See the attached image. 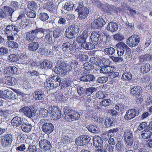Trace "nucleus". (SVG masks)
Here are the masks:
<instances>
[{
	"label": "nucleus",
	"instance_id": "nucleus-1",
	"mask_svg": "<svg viewBox=\"0 0 152 152\" xmlns=\"http://www.w3.org/2000/svg\"><path fill=\"white\" fill-rule=\"evenodd\" d=\"M64 112L65 117H67L68 121H69L78 119L80 116L83 114V112L80 111L78 113L69 106L64 107Z\"/></svg>",
	"mask_w": 152,
	"mask_h": 152
},
{
	"label": "nucleus",
	"instance_id": "nucleus-2",
	"mask_svg": "<svg viewBox=\"0 0 152 152\" xmlns=\"http://www.w3.org/2000/svg\"><path fill=\"white\" fill-rule=\"evenodd\" d=\"M39 124L42 126L41 129L42 132L48 135L52 133L54 130V127L53 124L50 123L47 119H41L39 122Z\"/></svg>",
	"mask_w": 152,
	"mask_h": 152
},
{
	"label": "nucleus",
	"instance_id": "nucleus-3",
	"mask_svg": "<svg viewBox=\"0 0 152 152\" xmlns=\"http://www.w3.org/2000/svg\"><path fill=\"white\" fill-rule=\"evenodd\" d=\"M45 30V29L42 28H37L36 29L28 32L26 33V39L29 42H33L35 38L38 37L37 35L39 33L44 34Z\"/></svg>",
	"mask_w": 152,
	"mask_h": 152
},
{
	"label": "nucleus",
	"instance_id": "nucleus-4",
	"mask_svg": "<svg viewBox=\"0 0 152 152\" xmlns=\"http://www.w3.org/2000/svg\"><path fill=\"white\" fill-rule=\"evenodd\" d=\"M37 111L35 106H31L28 107L24 106L21 107L19 112L23 113L28 118H32L35 115Z\"/></svg>",
	"mask_w": 152,
	"mask_h": 152
},
{
	"label": "nucleus",
	"instance_id": "nucleus-5",
	"mask_svg": "<svg viewBox=\"0 0 152 152\" xmlns=\"http://www.w3.org/2000/svg\"><path fill=\"white\" fill-rule=\"evenodd\" d=\"M75 11L78 12L79 18L81 19H85L88 16L89 13V9L84 7L82 3L78 4V6Z\"/></svg>",
	"mask_w": 152,
	"mask_h": 152
},
{
	"label": "nucleus",
	"instance_id": "nucleus-6",
	"mask_svg": "<svg viewBox=\"0 0 152 152\" xmlns=\"http://www.w3.org/2000/svg\"><path fill=\"white\" fill-rule=\"evenodd\" d=\"M47 82L49 84L50 89H53L59 86L61 83V78L58 75H54L47 80Z\"/></svg>",
	"mask_w": 152,
	"mask_h": 152
},
{
	"label": "nucleus",
	"instance_id": "nucleus-7",
	"mask_svg": "<svg viewBox=\"0 0 152 152\" xmlns=\"http://www.w3.org/2000/svg\"><path fill=\"white\" fill-rule=\"evenodd\" d=\"M102 34L98 31L93 32L91 36V39L95 42L94 44L102 45L103 42Z\"/></svg>",
	"mask_w": 152,
	"mask_h": 152
},
{
	"label": "nucleus",
	"instance_id": "nucleus-8",
	"mask_svg": "<svg viewBox=\"0 0 152 152\" xmlns=\"http://www.w3.org/2000/svg\"><path fill=\"white\" fill-rule=\"evenodd\" d=\"M12 139V135L10 134H7L1 136L0 142L2 146L5 147L10 145Z\"/></svg>",
	"mask_w": 152,
	"mask_h": 152
},
{
	"label": "nucleus",
	"instance_id": "nucleus-9",
	"mask_svg": "<svg viewBox=\"0 0 152 152\" xmlns=\"http://www.w3.org/2000/svg\"><path fill=\"white\" fill-rule=\"evenodd\" d=\"M140 41L139 37L137 34H134L129 37L126 40L127 44L130 47L137 46Z\"/></svg>",
	"mask_w": 152,
	"mask_h": 152
},
{
	"label": "nucleus",
	"instance_id": "nucleus-10",
	"mask_svg": "<svg viewBox=\"0 0 152 152\" xmlns=\"http://www.w3.org/2000/svg\"><path fill=\"white\" fill-rule=\"evenodd\" d=\"M124 137L127 145L131 146L134 141L133 136L131 131L129 130H126L124 134Z\"/></svg>",
	"mask_w": 152,
	"mask_h": 152
},
{
	"label": "nucleus",
	"instance_id": "nucleus-11",
	"mask_svg": "<svg viewBox=\"0 0 152 152\" xmlns=\"http://www.w3.org/2000/svg\"><path fill=\"white\" fill-rule=\"evenodd\" d=\"M106 23L105 22L102 18H99L94 20L91 23V28L93 29H99L102 27Z\"/></svg>",
	"mask_w": 152,
	"mask_h": 152
},
{
	"label": "nucleus",
	"instance_id": "nucleus-12",
	"mask_svg": "<svg viewBox=\"0 0 152 152\" xmlns=\"http://www.w3.org/2000/svg\"><path fill=\"white\" fill-rule=\"evenodd\" d=\"M88 31L85 30L82 34L78 36L76 38V41L79 44H81V47L84 46L86 41V39L88 37Z\"/></svg>",
	"mask_w": 152,
	"mask_h": 152
},
{
	"label": "nucleus",
	"instance_id": "nucleus-13",
	"mask_svg": "<svg viewBox=\"0 0 152 152\" xmlns=\"http://www.w3.org/2000/svg\"><path fill=\"white\" fill-rule=\"evenodd\" d=\"M30 75V78L34 84H37L39 81L40 78L39 77V72L35 70H33L29 72Z\"/></svg>",
	"mask_w": 152,
	"mask_h": 152
},
{
	"label": "nucleus",
	"instance_id": "nucleus-14",
	"mask_svg": "<svg viewBox=\"0 0 152 152\" xmlns=\"http://www.w3.org/2000/svg\"><path fill=\"white\" fill-rule=\"evenodd\" d=\"M40 148L44 150L48 151L52 148V145L50 142L47 140H42L39 142Z\"/></svg>",
	"mask_w": 152,
	"mask_h": 152
},
{
	"label": "nucleus",
	"instance_id": "nucleus-15",
	"mask_svg": "<svg viewBox=\"0 0 152 152\" xmlns=\"http://www.w3.org/2000/svg\"><path fill=\"white\" fill-rule=\"evenodd\" d=\"M136 115H138V114L136 112L135 109L129 110L126 112L124 118L126 120H129L134 118Z\"/></svg>",
	"mask_w": 152,
	"mask_h": 152
},
{
	"label": "nucleus",
	"instance_id": "nucleus-16",
	"mask_svg": "<svg viewBox=\"0 0 152 152\" xmlns=\"http://www.w3.org/2000/svg\"><path fill=\"white\" fill-rule=\"evenodd\" d=\"M125 44L122 42H119L116 45V51L119 56H121L124 54L125 50Z\"/></svg>",
	"mask_w": 152,
	"mask_h": 152
},
{
	"label": "nucleus",
	"instance_id": "nucleus-17",
	"mask_svg": "<svg viewBox=\"0 0 152 152\" xmlns=\"http://www.w3.org/2000/svg\"><path fill=\"white\" fill-rule=\"evenodd\" d=\"M43 7L51 13H53L56 11L55 6L52 1L47 2L44 4Z\"/></svg>",
	"mask_w": 152,
	"mask_h": 152
},
{
	"label": "nucleus",
	"instance_id": "nucleus-18",
	"mask_svg": "<svg viewBox=\"0 0 152 152\" xmlns=\"http://www.w3.org/2000/svg\"><path fill=\"white\" fill-rule=\"evenodd\" d=\"M20 127L22 130L26 133H29L34 128L31 124L28 122L23 123Z\"/></svg>",
	"mask_w": 152,
	"mask_h": 152
},
{
	"label": "nucleus",
	"instance_id": "nucleus-19",
	"mask_svg": "<svg viewBox=\"0 0 152 152\" xmlns=\"http://www.w3.org/2000/svg\"><path fill=\"white\" fill-rule=\"evenodd\" d=\"M61 47L63 50L64 52H68L71 51L73 53H74L76 50V49L72 47L69 42L64 43Z\"/></svg>",
	"mask_w": 152,
	"mask_h": 152
},
{
	"label": "nucleus",
	"instance_id": "nucleus-20",
	"mask_svg": "<svg viewBox=\"0 0 152 152\" xmlns=\"http://www.w3.org/2000/svg\"><path fill=\"white\" fill-rule=\"evenodd\" d=\"M57 64L58 67L65 68L68 71L72 69L71 66L64 61L62 59H60L58 60Z\"/></svg>",
	"mask_w": 152,
	"mask_h": 152
},
{
	"label": "nucleus",
	"instance_id": "nucleus-21",
	"mask_svg": "<svg viewBox=\"0 0 152 152\" xmlns=\"http://www.w3.org/2000/svg\"><path fill=\"white\" fill-rule=\"evenodd\" d=\"M142 89L140 86H134L131 90V93L134 96L138 97L142 94Z\"/></svg>",
	"mask_w": 152,
	"mask_h": 152
},
{
	"label": "nucleus",
	"instance_id": "nucleus-22",
	"mask_svg": "<svg viewBox=\"0 0 152 152\" xmlns=\"http://www.w3.org/2000/svg\"><path fill=\"white\" fill-rule=\"evenodd\" d=\"M96 89V88L93 87H90L86 89L85 94L87 95V101L88 102H90L91 101V95L94 94V93L97 90Z\"/></svg>",
	"mask_w": 152,
	"mask_h": 152
},
{
	"label": "nucleus",
	"instance_id": "nucleus-23",
	"mask_svg": "<svg viewBox=\"0 0 152 152\" xmlns=\"http://www.w3.org/2000/svg\"><path fill=\"white\" fill-rule=\"evenodd\" d=\"M22 121L20 117L15 116L11 120V122L12 125L15 127L19 126L22 124Z\"/></svg>",
	"mask_w": 152,
	"mask_h": 152
},
{
	"label": "nucleus",
	"instance_id": "nucleus-24",
	"mask_svg": "<svg viewBox=\"0 0 152 152\" xmlns=\"http://www.w3.org/2000/svg\"><path fill=\"white\" fill-rule=\"evenodd\" d=\"M94 145L95 147H100L101 148L103 144V140L102 138L99 136H94L93 139Z\"/></svg>",
	"mask_w": 152,
	"mask_h": 152
},
{
	"label": "nucleus",
	"instance_id": "nucleus-25",
	"mask_svg": "<svg viewBox=\"0 0 152 152\" xmlns=\"http://www.w3.org/2000/svg\"><path fill=\"white\" fill-rule=\"evenodd\" d=\"M4 83L9 86H13L16 83V79L13 77L6 76L4 78Z\"/></svg>",
	"mask_w": 152,
	"mask_h": 152
},
{
	"label": "nucleus",
	"instance_id": "nucleus-26",
	"mask_svg": "<svg viewBox=\"0 0 152 152\" xmlns=\"http://www.w3.org/2000/svg\"><path fill=\"white\" fill-rule=\"evenodd\" d=\"M18 69L15 66H9L5 68L4 72L5 73L10 75L15 74L17 72Z\"/></svg>",
	"mask_w": 152,
	"mask_h": 152
},
{
	"label": "nucleus",
	"instance_id": "nucleus-27",
	"mask_svg": "<svg viewBox=\"0 0 152 152\" xmlns=\"http://www.w3.org/2000/svg\"><path fill=\"white\" fill-rule=\"evenodd\" d=\"M118 28V25L115 22H111L108 23L107 27V29L112 32L116 31Z\"/></svg>",
	"mask_w": 152,
	"mask_h": 152
},
{
	"label": "nucleus",
	"instance_id": "nucleus-28",
	"mask_svg": "<svg viewBox=\"0 0 152 152\" xmlns=\"http://www.w3.org/2000/svg\"><path fill=\"white\" fill-rule=\"evenodd\" d=\"M33 96L36 100H40L44 96V94L41 90H37L34 91Z\"/></svg>",
	"mask_w": 152,
	"mask_h": 152
},
{
	"label": "nucleus",
	"instance_id": "nucleus-29",
	"mask_svg": "<svg viewBox=\"0 0 152 152\" xmlns=\"http://www.w3.org/2000/svg\"><path fill=\"white\" fill-rule=\"evenodd\" d=\"M63 34L62 29L59 27L55 28L53 31V36L55 39L60 37Z\"/></svg>",
	"mask_w": 152,
	"mask_h": 152
},
{
	"label": "nucleus",
	"instance_id": "nucleus-30",
	"mask_svg": "<svg viewBox=\"0 0 152 152\" xmlns=\"http://www.w3.org/2000/svg\"><path fill=\"white\" fill-rule=\"evenodd\" d=\"M3 10L6 13L7 18H12V15L14 12L13 9L11 7L8 6H5L3 7Z\"/></svg>",
	"mask_w": 152,
	"mask_h": 152
},
{
	"label": "nucleus",
	"instance_id": "nucleus-31",
	"mask_svg": "<svg viewBox=\"0 0 152 152\" xmlns=\"http://www.w3.org/2000/svg\"><path fill=\"white\" fill-rule=\"evenodd\" d=\"M39 44L37 42H33L28 45V49L31 51H35L39 48Z\"/></svg>",
	"mask_w": 152,
	"mask_h": 152
},
{
	"label": "nucleus",
	"instance_id": "nucleus-32",
	"mask_svg": "<svg viewBox=\"0 0 152 152\" xmlns=\"http://www.w3.org/2000/svg\"><path fill=\"white\" fill-rule=\"evenodd\" d=\"M64 68L56 66L54 69V72L57 74L63 76L65 75L67 73L66 70Z\"/></svg>",
	"mask_w": 152,
	"mask_h": 152
},
{
	"label": "nucleus",
	"instance_id": "nucleus-33",
	"mask_svg": "<svg viewBox=\"0 0 152 152\" xmlns=\"http://www.w3.org/2000/svg\"><path fill=\"white\" fill-rule=\"evenodd\" d=\"M37 3H36L34 1H29L28 2L27 5L28 8L31 10H35L38 8V5Z\"/></svg>",
	"mask_w": 152,
	"mask_h": 152
},
{
	"label": "nucleus",
	"instance_id": "nucleus-34",
	"mask_svg": "<svg viewBox=\"0 0 152 152\" xmlns=\"http://www.w3.org/2000/svg\"><path fill=\"white\" fill-rule=\"evenodd\" d=\"M64 35L66 37L69 39L73 38L76 37L69 27L66 28Z\"/></svg>",
	"mask_w": 152,
	"mask_h": 152
},
{
	"label": "nucleus",
	"instance_id": "nucleus-35",
	"mask_svg": "<svg viewBox=\"0 0 152 152\" xmlns=\"http://www.w3.org/2000/svg\"><path fill=\"white\" fill-rule=\"evenodd\" d=\"M69 27L76 36L77 35L80 31L79 27L78 26L73 24Z\"/></svg>",
	"mask_w": 152,
	"mask_h": 152
},
{
	"label": "nucleus",
	"instance_id": "nucleus-36",
	"mask_svg": "<svg viewBox=\"0 0 152 152\" xmlns=\"http://www.w3.org/2000/svg\"><path fill=\"white\" fill-rule=\"evenodd\" d=\"M95 44H94L93 41L86 42L85 45H84V46L83 48L87 50H91L95 48Z\"/></svg>",
	"mask_w": 152,
	"mask_h": 152
},
{
	"label": "nucleus",
	"instance_id": "nucleus-37",
	"mask_svg": "<svg viewBox=\"0 0 152 152\" xmlns=\"http://www.w3.org/2000/svg\"><path fill=\"white\" fill-rule=\"evenodd\" d=\"M74 7L73 3L72 1H68L64 6V9L67 11H70L73 9Z\"/></svg>",
	"mask_w": 152,
	"mask_h": 152
},
{
	"label": "nucleus",
	"instance_id": "nucleus-38",
	"mask_svg": "<svg viewBox=\"0 0 152 152\" xmlns=\"http://www.w3.org/2000/svg\"><path fill=\"white\" fill-rule=\"evenodd\" d=\"M150 66L148 64H143L140 70L142 73H146L150 70Z\"/></svg>",
	"mask_w": 152,
	"mask_h": 152
},
{
	"label": "nucleus",
	"instance_id": "nucleus-39",
	"mask_svg": "<svg viewBox=\"0 0 152 152\" xmlns=\"http://www.w3.org/2000/svg\"><path fill=\"white\" fill-rule=\"evenodd\" d=\"M152 132L149 130H145L142 131V137L144 139H148L151 136Z\"/></svg>",
	"mask_w": 152,
	"mask_h": 152
},
{
	"label": "nucleus",
	"instance_id": "nucleus-40",
	"mask_svg": "<svg viewBox=\"0 0 152 152\" xmlns=\"http://www.w3.org/2000/svg\"><path fill=\"white\" fill-rule=\"evenodd\" d=\"M114 123H115V122L113 118H107L105 120L104 125L106 127H109L113 126Z\"/></svg>",
	"mask_w": 152,
	"mask_h": 152
},
{
	"label": "nucleus",
	"instance_id": "nucleus-41",
	"mask_svg": "<svg viewBox=\"0 0 152 152\" xmlns=\"http://www.w3.org/2000/svg\"><path fill=\"white\" fill-rule=\"evenodd\" d=\"M20 58L19 56L16 54H12L9 56L7 59L12 61H17L19 60Z\"/></svg>",
	"mask_w": 152,
	"mask_h": 152
},
{
	"label": "nucleus",
	"instance_id": "nucleus-42",
	"mask_svg": "<svg viewBox=\"0 0 152 152\" xmlns=\"http://www.w3.org/2000/svg\"><path fill=\"white\" fill-rule=\"evenodd\" d=\"M38 18L40 20L42 21H45L48 20L49 18L48 14L45 12H41L38 15Z\"/></svg>",
	"mask_w": 152,
	"mask_h": 152
},
{
	"label": "nucleus",
	"instance_id": "nucleus-43",
	"mask_svg": "<svg viewBox=\"0 0 152 152\" xmlns=\"http://www.w3.org/2000/svg\"><path fill=\"white\" fill-rule=\"evenodd\" d=\"M87 128L89 131L92 133H96L98 132V128L95 126L90 125L88 126Z\"/></svg>",
	"mask_w": 152,
	"mask_h": 152
},
{
	"label": "nucleus",
	"instance_id": "nucleus-44",
	"mask_svg": "<svg viewBox=\"0 0 152 152\" xmlns=\"http://www.w3.org/2000/svg\"><path fill=\"white\" fill-rule=\"evenodd\" d=\"M104 52L109 55H114L116 52V49L112 47L107 48L104 49Z\"/></svg>",
	"mask_w": 152,
	"mask_h": 152
},
{
	"label": "nucleus",
	"instance_id": "nucleus-45",
	"mask_svg": "<svg viewBox=\"0 0 152 152\" xmlns=\"http://www.w3.org/2000/svg\"><path fill=\"white\" fill-rule=\"evenodd\" d=\"M82 139V141L84 145H86V144H88L89 142L91 139L90 137L86 135H81Z\"/></svg>",
	"mask_w": 152,
	"mask_h": 152
},
{
	"label": "nucleus",
	"instance_id": "nucleus-46",
	"mask_svg": "<svg viewBox=\"0 0 152 152\" xmlns=\"http://www.w3.org/2000/svg\"><path fill=\"white\" fill-rule=\"evenodd\" d=\"M49 113H51V115H56V112L59 111L60 109L56 106H53L49 107Z\"/></svg>",
	"mask_w": 152,
	"mask_h": 152
},
{
	"label": "nucleus",
	"instance_id": "nucleus-47",
	"mask_svg": "<svg viewBox=\"0 0 152 152\" xmlns=\"http://www.w3.org/2000/svg\"><path fill=\"white\" fill-rule=\"evenodd\" d=\"M52 31H50L45 36V41L46 42L51 43L52 42V36L51 33Z\"/></svg>",
	"mask_w": 152,
	"mask_h": 152
},
{
	"label": "nucleus",
	"instance_id": "nucleus-48",
	"mask_svg": "<svg viewBox=\"0 0 152 152\" xmlns=\"http://www.w3.org/2000/svg\"><path fill=\"white\" fill-rule=\"evenodd\" d=\"M49 113V111L44 108H42L40 109L39 110V115H41L42 117H47L48 114Z\"/></svg>",
	"mask_w": 152,
	"mask_h": 152
},
{
	"label": "nucleus",
	"instance_id": "nucleus-49",
	"mask_svg": "<svg viewBox=\"0 0 152 152\" xmlns=\"http://www.w3.org/2000/svg\"><path fill=\"white\" fill-rule=\"evenodd\" d=\"M9 52L8 49L7 48L0 47V55L1 56H7Z\"/></svg>",
	"mask_w": 152,
	"mask_h": 152
},
{
	"label": "nucleus",
	"instance_id": "nucleus-50",
	"mask_svg": "<svg viewBox=\"0 0 152 152\" xmlns=\"http://www.w3.org/2000/svg\"><path fill=\"white\" fill-rule=\"evenodd\" d=\"M84 68L87 71H90L94 69V66L89 62H86L83 64Z\"/></svg>",
	"mask_w": 152,
	"mask_h": 152
},
{
	"label": "nucleus",
	"instance_id": "nucleus-51",
	"mask_svg": "<svg viewBox=\"0 0 152 152\" xmlns=\"http://www.w3.org/2000/svg\"><path fill=\"white\" fill-rule=\"evenodd\" d=\"M105 36L106 37V39L105 41L102 42V45L103 46H105L110 44L111 43V36L108 34H106Z\"/></svg>",
	"mask_w": 152,
	"mask_h": 152
},
{
	"label": "nucleus",
	"instance_id": "nucleus-52",
	"mask_svg": "<svg viewBox=\"0 0 152 152\" xmlns=\"http://www.w3.org/2000/svg\"><path fill=\"white\" fill-rule=\"evenodd\" d=\"M132 78V75L130 72L125 73L123 74L122 78L125 80H130Z\"/></svg>",
	"mask_w": 152,
	"mask_h": 152
},
{
	"label": "nucleus",
	"instance_id": "nucleus-53",
	"mask_svg": "<svg viewBox=\"0 0 152 152\" xmlns=\"http://www.w3.org/2000/svg\"><path fill=\"white\" fill-rule=\"evenodd\" d=\"M36 12L35 10H31L27 12L26 14V15L28 17L33 18H35L36 15Z\"/></svg>",
	"mask_w": 152,
	"mask_h": 152
},
{
	"label": "nucleus",
	"instance_id": "nucleus-54",
	"mask_svg": "<svg viewBox=\"0 0 152 152\" xmlns=\"http://www.w3.org/2000/svg\"><path fill=\"white\" fill-rule=\"evenodd\" d=\"M7 95L8 96L9 99H16L17 98V95L15 93L12 91H8L6 93Z\"/></svg>",
	"mask_w": 152,
	"mask_h": 152
},
{
	"label": "nucleus",
	"instance_id": "nucleus-55",
	"mask_svg": "<svg viewBox=\"0 0 152 152\" xmlns=\"http://www.w3.org/2000/svg\"><path fill=\"white\" fill-rule=\"evenodd\" d=\"M13 25H8L5 28V34H10L13 30Z\"/></svg>",
	"mask_w": 152,
	"mask_h": 152
},
{
	"label": "nucleus",
	"instance_id": "nucleus-56",
	"mask_svg": "<svg viewBox=\"0 0 152 152\" xmlns=\"http://www.w3.org/2000/svg\"><path fill=\"white\" fill-rule=\"evenodd\" d=\"M108 80V78L106 77H101L96 79V83H106Z\"/></svg>",
	"mask_w": 152,
	"mask_h": 152
},
{
	"label": "nucleus",
	"instance_id": "nucleus-57",
	"mask_svg": "<svg viewBox=\"0 0 152 152\" xmlns=\"http://www.w3.org/2000/svg\"><path fill=\"white\" fill-rule=\"evenodd\" d=\"M113 38L116 40L120 41L124 39V37L122 34L117 33L114 35Z\"/></svg>",
	"mask_w": 152,
	"mask_h": 152
},
{
	"label": "nucleus",
	"instance_id": "nucleus-58",
	"mask_svg": "<svg viewBox=\"0 0 152 152\" xmlns=\"http://www.w3.org/2000/svg\"><path fill=\"white\" fill-rule=\"evenodd\" d=\"M40 49L41 50L42 54L44 55L47 56L51 54L52 52L51 51L48 49L45 48H40Z\"/></svg>",
	"mask_w": 152,
	"mask_h": 152
},
{
	"label": "nucleus",
	"instance_id": "nucleus-59",
	"mask_svg": "<svg viewBox=\"0 0 152 152\" xmlns=\"http://www.w3.org/2000/svg\"><path fill=\"white\" fill-rule=\"evenodd\" d=\"M11 6L12 9L14 10V12L18 9L20 7L19 3L16 1H12L11 3Z\"/></svg>",
	"mask_w": 152,
	"mask_h": 152
},
{
	"label": "nucleus",
	"instance_id": "nucleus-60",
	"mask_svg": "<svg viewBox=\"0 0 152 152\" xmlns=\"http://www.w3.org/2000/svg\"><path fill=\"white\" fill-rule=\"evenodd\" d=\"M82 141L81 136L80 135L75 140V143L78 146H83L84 145Z\"/></svg>",
	"mask_w": 152,
	"mask_h": 152
},
{
	"label": "nucleus",
	"instance_id": "nucleus-61",
	"mask_svg": "<svg viewBox=\"0 0 152 152\" xmlns=\"http://www.w3.org/2000/svg\"><path fill=\"white\" fill-rule=\"evenodd\" d=\"M110 103V100L109 99H104L100 102V105L102 106L106 107L109 106Z\"/></svg>",
	"mask_w": 152,
	"mask_h": 152
},
{
	"label": "nucleus",
	"instance_id": "nucleus-62",
	"mask_svg": "<svg viewBox=\"0 0 152 152\" xmlns=\"http://www.w3.org/2000/svg\"><path fill=\"white\" fill-rule=\"evenodd\" d=\"M148 54L142 55L139 57V61L140 62H143L145 61H148Z\"/></svg>",
	"mask_w": 152,
	"mask_h": 152
},
{
	"label": "nucleus",
	"instance_id": "nucleus-63",
	"mask_svg": "<svg viewBox=\"0 0 152 152\" xmlns=\"http://www.w3.org/2000/svg\"><path fill=\"white\" fill-rule=\"evenodd\" d=\"M148 124L147 123L145 122H142L140 123V124L139 125L137 128V129L139 131H141L144 129L147 128L146 127Z\"/></svg>",
	"mask_w": 152,
	"mask_h": 152
},
{
	"label": "nucleus",
	"instance_id": "nucleus-64",
	"mask_svg": "<svg viewBox=\"0 0 152 152\" xmlns=\"http://www.w3.org/2000/svg\"><path fill=\"white\" fill-rule=\"evenodd\" d=\"M77 92L80 96L85 94V90L83 87H79L77 89Z\"/></svg>",
	"mask_w": 152,
	"mask_h": 152
}]
</instances>
